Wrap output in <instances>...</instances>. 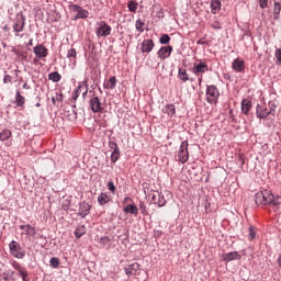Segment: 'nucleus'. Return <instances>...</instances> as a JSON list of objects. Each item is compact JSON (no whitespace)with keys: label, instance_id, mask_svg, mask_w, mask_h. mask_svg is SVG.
Wrapping results in <instances>:
<instances>
[{"label":"nucleus","instance_id":"3","mask_svg":"<svg viewBox=\"0 0 281 281\" xmlns=\"http://www.w3.org/2000/svg\"><path fill=\"white\" fill-rule=\"evenodd\" d=\"M218 98H221L218 88H216V86H207L206 102H209V104H216L218 102Z\"/></svg>","mask_w":281,"mask_h":281},{"label":"nucleus","instance_id":"57","mask_svg":"<svg viewBox=\"0 0 281 281\" xmlns=\"http://www.w3.org/2000/svg\"><path fill=\"white\" fill-rule=\"evenodd\" d=\"M278 265H279V267L281 268V255H280L279 258H278Z\"/></svg>","mask_w":281,"mask_h":281},{"label":"nucleus","instance_id":"20","mask_svg":"<svg viewBox=\"0 0 281 281\" xmlns=\"http://www.w3.org/2000/svg\"><path fill=\"white\" fill-rule=\"evenodd\" d=\"M251 111V101L248 99H244L241 101V112L247 115Z\"/></svg>","mask_w":281,"mask_h":281},{"label":"nucleus","instance_id":"5","mask_svg":"<svg viewBox=\"0 0 281 281\" xmlns=\"http://www.w3.org/2000/svg\"><path fill=\"white\" fill-rule=\"evenodd\" d=\"M25 27V15L23 13H18L15 22L13 23V32H15V36H19L20 32H23Z\"/></svg>","mask_w":281,"mask_h":281},{"label":"nucleus","instance_id":"24","mask_svg":"<svg viewBox=\"0 0 281 281\" xmlns=\"http://www.w3.org/2000/svg\"><path fill=\"white\" fill-rule=\"evenodd\" d=\"M178 77H179L180 80H182V82H188V80L190 82L194 81V78L190 77V75H188L187 71H179Z\"/></svg>","mask_w":281,"mask_h":281},{"label":"nucleus","instance_id":"6","mask_svg":"<svg viewBox=\"0 0 281 281\" xmlns=\"http://www.w3.org/2000/svg\"><path fill=\"white\" fill-rule=\"evenodd\" d=\"M89 104L92 113H102L104 111V104L98 97L91 98Z\"/></svg>","mask_w":281,"mask_h":281},{"label":"nucleus","instance_id":"47","mask_svg":"<svg viewBox=\"0 0 281 281\" xmlns=\"http://www.w3.org/2000/svg\"><path fill=\"white\" fill-rule=\"evenodd\" d=\"M82 7L78 5V4H69V10H72V12H79V10L81 9Z\"/></svg>","mask_w":281,"mask_h":281},{"label":"nucleus","instance_id":"16","mask_svg":"<svg viewBox=\"0 0 281 281\" xmlns=\"http://www.w3.org/2000/svg\"><path fill=\"white\" fill-rule=\"evenodd\" d=\"M97 201L99 205H106V203L111 201V195H109L106 192H102L99 194Z\"/></svg>","mask_w":281,"mask_h":281},{"label":"nucleus","instance_id":"37","mask_svg":"<svg viewBox=\"0 0 281 281\" xmlns=\"http://www.w3.org/2000/svg\"><path fill=\"white\" fill-rule=\"evenodd\" d=\"M156 201V205H158L159 207H164V205H166V198H164L161 193L160 195H158V199Z\"/></svg>","mask_w":281,"mask_h":281},{"label":"nucleus","instance_id":"18","mask_svg":"<svg viewBox=\"0 0 281 281\" xmlns=\"http://www.w3.org/2000/svg\"><path fill=\"white\" fill-rule=\"evenodd\" d=\"M195 71H209L210 68L207 67V63L202 60H196L194 64Z\"/></svg>","mask_w":281,"mask_h":281},{"label":"nucleus","instance_id":"2","mask_svg":"<svg viewBox=\"0 0 281 281\" xmlns=\"http://www.w3.org/2000/svg\"><path fill=\"white\" fill-rule=\"evenodd\" d=\"M9 251H10V256H12L13 258H16L18 260H23V258H25V250L23 249V247H21V244H19V241L16 240H12L9 244Z\"/></svg>","mask_w":281,"mask_h":281},{"label":"nucleus","instance_id":"33","mask_svg":"<svg viewBox=\"0 0 281 281\" xmlns=\"http://www.w3.org/2000/svg\"><path fill=\"white\" fill-rule=\"evenodd\" d=\"M87 16H89V11L82 9L81 7L77 13V19H87Z\"/></svg>","mask_w":281,"mask_h":281},{"label":"nucleus","instance_id":"56","mask_svg":"<svg viewBox=\"0 0 281 281\" xmlns=\"http://www.w3.org/2000/svg\"><path fill=\"white\" fill-rule=\"evenodd\" d=\"M128 201H133L131 198H125L124 203H128Z\"/></svg>","mask_w":281,"mask_h":281},{"label":"nucleus","instance_id":"12","mask_svg":"<svg viewBox=\"0 0 281 281\" xmlns=\"http://www.w3.org/2000/svg\"><path fill=\"white\" fill-rule=\"evenodd\" d=\"M12 52H14L15 56H18V58L21 60H25V58H27V48L25 46L20 45L13 48Z\"/></svg>","mask_w":281,"mask_h":281},{"label":"nucleus","instance_id":"43","mask_svg":"<svg viewBox=\"0 0 281 281\" xmlns=\"http://www.w3.org/2000/svg\"><path fill=\"white\" fill-rule=\"evenodd\" d=\"M161 193L159 191H153L149 196H151V201L157 204V199Z\"/></svg>","mask_w":281,"mask_h":281},{"label":"nucleus","instance_id":"32","mask_svg":"<svg viewBox=\"0 0 281 281\" xmlns=\"http://www.w3.org/2000/svg\"><path fill=\"white\" fill-rule=\"evenodd\" d=\"M61 76L58 72H50L48 75V79H50L53 82H60Z\"/></svg>","mask_w":281,"mask_h":281},{"label":"nucleus","instance_id":"50","mask_svg":"<svg viewBox=\"0 0 281 281\" xmlns=\"http://www.w3.org/2000/svg\"><path fill=\"white\" fill-rule=\"evenodd\" d=\"M268 1L267 0H260L259 1V5L260 8H262V10H265V8H267Z\"/></svg>","mask_w":281,"mask_h":281},{"label":"nucleus","instance_id":"22","mask_svg":"<svg viewBox=\"0 0 281 281\" xmlns=\"http://www.w3.org/2000/svg\"><path fill=\"white\" fill-rule=\"evenodd\" d=\"M15 104L20 108L25 106V97L21 95L20 91H16L15 93Z\"/></svg>","mask_w":281,"mask_h":281},{"label":"nucleus","instance_id":"21","mask_svg":"<svg viewBox=\"0 0 281 281\" xmlns=\"http://www.w3.org/2000/svg\"><path fill=\"white\" fill-rule=\"evenodd\" d=\"M104 89H115L116 87V79L115 77H110L103 83Z\"/></svg>","mask_w":281,"mask_h":281},{"label":"nucleus","instance_id":"4","mask_svg":"<svg viewBox=\"0 0 281 281\" xmlns=\"http://www.w3.org/2000/svg\"><path fill=\"white\" fill-rule=\"evenodd\" d=\"M188 140L181 143L180 148L178 150V159L182 164H187L188 159H190V151H188Z\"/></svg>","mask_w":281,"mask_h":281},{"label":"nucleus","instance_id":"10","mask_svg":"<svg viewBox=\"0 0 281 281\" xmlns=\"http://www.w3.org/2000/svg\"><path fill=\"white\" fill-rule=\"evenodd\" d=\"M154 47H155V42H153V40H145L140 44V50L143 52V54H150Z\"/></svg>","mask_w":281,"mask_h":281},{"label":"nucleus","instance_id":"40","mask_svg":"<svg viewBox=\"0 0 281 281\" xmlns=\"http://www.w3.org/2000/svg\"><path fill=\"white\" fill-rule=\"evenodd\" d=\"M248 238L249 240H254V238H256V229H254V226L248 227Z\"/></svg>","mask_w":281,"mask_h":281},{"label":"nucleus","instance_id":"58","mask_svg":"<svg viewBox=\"0 0 281 281\" xmlns=\"http://www.w3.org/2000/svg\"><path fill=\"white\" fill-rule=\"evenodd\" d=\"M23 88L26 89V88H27V83H24V85H23Z\"/></svg>","mask_w":281,"mask_h":281},{"label":"nucleus","instance_id":"35","mask_svg":"<svg viewBox=\"0 0 281 281\" xmlns=\"http://www.w3.org/2000/svg\"><path fill=\"white\" fill-rule=\"evenodd\" d=\"M268 106H269V111L270 113L276 116V109H278V104L276 103V101H270L268 103Z\"/></svg>","mask_w":281,"mask_h":281},{"label":"nucleus","instance_id":"59","mask_svg":"<svg viewBox=\"0 0 281 281\" xmlns=\"http://www.w3.org/2000/svg\"><path fill=\"white\" fill-rule=\"evenodd\" d=\"M198 43L201 44V41H199Z\"/></svg>","mask_w":281,"mask_h":281},{"label":"nucleus","instance_id":"1","mask_svg":"<svg viewBox=\"0 0 281 281\" xmlns=\"http://www.w3.org/2000/svg\"><path fill=\"white\" fill-rule=\"evenodd\" d=\"M255 203L257 205H271L273 212L281 214V196H274L271 190H261L255 195Z\"/></svg>","mask_w":281,"mask_h":281},{"label":"nucleus","instance_id":"41","mask_svg":"<svg viewBox=\"0 0 281 281\" xmlns=\"http://www.w3.org/2000/svg\"><path fill=\"white\" fill-rule=\"evenodd\" d=\"M11 266L13 267V269H15V271H18V272H20V271H22L24 268H23V266H21V263H19V261H15V260H13L12 262H11Z\"/></svg>","mask_w":281,"mask_h":281},{"label":"nucleus","instance_id":"31","mask_svg":"<svg viewBox=\"0 0 281 281\" xmlns=\"http://www.w3.org/2000/svg\"><path fill=\"white\" fill-rule=\"evenodd\" d=\"M281 4L280 2H274L273 15L274 19H280Z\"/></svg>","mask_w":281,"mask_h":281},{"label":"nucleus","instance_id":"30","mask_svg":"<svg viewBox=\"0 0 281 281\" xmlns=\"http://www.w3.org/2000/svg\"><path fill=\"white\" fill-rule=\"evenodd\" d=\"M139 3L135 2V1H130L127 3V8L130 10V12H133L135 14V12H137V8H138Z\"/></svg>","mask_w":281,"mask_h":281},{"label":"nucleus","instance_id":"48","mask_svg":"<svg viewBox=\"0 0 281 281\" xmlns=\"http://www.w3.org/2000/svg\"><path fill=\"white\" fill-rule=\"evenodd\" d=\"M4 85H10L12 82V77L10 75H5L3 78Z\"/></svg>","mask_w":281,"mask_h":281},{"label":"nucleus","instance_id":"52","mask_svg":"<svg viewBox=\"0 0 281 281\" xmlns=\"http://www.w3.org/2000/svg\"><path fill=\"white\" fill-rule=\"evenodd\" d=\"M212 27H213V30H221L222 29V26L218 25V24H212Z\"/></svg>","mask_w":281,"mask_h":281},{"label":"nucleus","instance_id":"49","mask_svg":"<svg viewBox=\"0 0 281 281\" xmlns=\"http://www.w3.org/2000/svg\"><path fill=\"white\" fill-rule=\"evenodd\" d=\"M276 58L279 63H281V48L276 50Z\"/></svg>","mask_w":281,"mask_h":281},{"label":"nucleus","instance_id":"7","mask_svg":"<svg viewBox=\"0 0 281 281\" xmlns=\"http://www.w3.org/2000/svg\"><path fill=\"white\" fill-rule=\"evenodd\" d=\"M111 35V26L106 24V22L101 21L99 26L97 27V36L98 38L106 37Z\"/></svg>","mask_w":281,"mask_h":281},{"label":"nucleus","instance_id":"38","mask_svg":"<svg viewBox=\"0 0 281 281\" xmlns=\"http://www.w3.org/2000/svg\"><path fill=\"white\" fill-rule=\"evenodd\" d=\"M146 23L142 20V19H138L137 21H136V30L138 31V32H144V25H145Z\"/></svg>","mask_w":281,"mask_h":281},{"label":"nucleus","instance_id":"8","mask_svg":"<svg viewBox=\"0 0 281 281\" xmlns=\"http://www.w3.org/2000/svg\"><path fill=\"white\" fill-rule=\"evenodd\" d=\"M33 53L37 58H47L49 49H47L43 44H38L33 48Z\"/></svg>","mask_w":281,"mask_h":281},{"label":"nucleus","instance_id":"14","mask_svg":"<svg viewBox=\"0 0 281 281\" xmlns=\"http://www.w3.org/2000/svg\"><path fill=\"white\" fill-rule=\"evenodd\" d=\"M20 229L24 232L25 236H32L33 238L36 236V227L30 224L20 225Z\"/></svg>","mask_w":281,"mask_h":281},{"label":"nucleus","instance_id":"11","mask_svg":"<svg viewBox=\"0 0 281 281\" xmlns=\"http://www.w3.org/2000/svg\"><path fill=\"white\" fill-rule=\"evenodd\" d=\"M110 146L112 148V154H111V161L112 164H115L117 159H120V147L117 146V143L115 142H110Z\"/></svg>","mask_w":281,"mask_h":281},{"label":"nucleus","instance_id":"42","mask_svg":"<svg viewBox=\"0 0 281 281\" xmlns=\"http://www.w3.org/2000/svg\"><path fill=\"white\" fill-rule=\"evenodd\" d=\"M27 276L29 273L26 272L25 268L19 271V277L22 278L23 281H29Z\"/></svg>","mask_w":281,"mask_h":281},{"label":"nucleus","instance_id":"27","mask_svg":"<svg viewBox=\"0 0 281 281\" xmlns=\"http://www.w3.org/2000/svg\"><path fill=\"white\" fill-rule=\"evenodd\" d=\"M10 137H12V131H10V130H3L0 133L1 142H8V139H10Z\"/></svg>","mask_w":281,"mask_h":281},{"label":"nucleus","instance_id":"25","mask_svg":"<svg viewBox=\"0 0 281 281\" xmlns=\"http://www.w3.org/2000/svg\"><path fill=\"white\" fill-rule=\"evenodd\" d=\"M162 111L164 113H167L169 117H172L177 113V110L175 109V104L166 105Z\"/></svg>","mask_w":281,"mask_h":281},{"label":"nucleus","instance_id":"9","mask_svg":"<svg viewBox=\"0 0 281 281\" xmlns=\"http://www.w3.org/2000/svg\"><path fill=\"white\" fill-rule=\"evenodd\" d=\"M171 54H172V46H162L157 52V56L158 58H161V60H166V58H170Z\"/></svg>","mask_w":281,"mask_h":281},{"label":"nucleus","instance_id":"53","mask_svg":"<svg viewBox=\"0 0 281 281\" xmlns=\"http://www.w3.org/2000/svg\"><path fill=\"white\" fill-rule=\"evenodd\" d=\"M83 207H86V212H89V210H91V205L89 204H83Z\"/></svg>","mask_w":281,"mask_h":281},{"label":"nucleus","instance_id":"55","mask_svg":"<svg viewBox=\"0 0 281 281\" xmlns=\"http://www.w3.org/2000/svg\"><path fill=\"white\" fill-rule=\"evenodd\" d=\"M140 210H142V212H144V210H146V206L144 205V203H140Z\"/></svg>","mask_w":281,"mask_h":281},{"label":"nucleus","instance_id":"44","mask_svg":"<svg viewBox=\"0 0 281 281\" xmlns=\"http://www.w3.org/2000/svg\"><path fill=\"white\" fill-rule=\"evenodd\" d=\"M108 189L110 190V192H111L112 194H115V190H117V189L115 188V184L113 183V181H109V182H108Z\"/></svg>","mask_w":281,"mask_h":281},{"label":"nucleus","instance_id":"17","mask_svg":"<svg viewBox=\"0 0 281 281\" xmlns=\"http://www.w3.org/2000/svg\"><path fill=\"white\" fill-rule=\"evenodd\" d=\"M123 211L125 212V214H133L134 216H137L139 212L137 205L135 204H127L126 206H124Z\"/></svg>","mask_w":281,"mask_h":281},{"label":"nucleus","instance_id":"54","mask_svg":"<svg viewBox=\"0 0 281 281\" xmlns=\"http://www.w3.org/2000/svg\"><path fill=\"white\" fill-rule=\"evenodd\" d=\"M32 45H34V40H33V38H31V40L29 41V46L32 47Z\"/></svg>","mask_w":281,"mask_h":281},{"label":"nucleus","instance_id":"46","mask_svg":"<svg viewBox=\"0 0 281 281\" xmlns=\"http://www.w3.org/2000/svg\"><path fill=\"white\" fill-rule=\"evenodd\" d=\"M111 243V238L104 236L100 239V245H109Z\"/></svg>","mask_w":281,"mask_h":281},{"label":"nucleus","instance_id":"51","mask_svg":"<svg viewBox=\"0 0 281 281\" xmlns=\"http://www.w3.org/2000/svg\"><path fill=\"white\" fill-rule=\"evenodd\" d=\"M131 269H133L134 271H137V269H139V263H132Z\"/></svg>","mask_w":281,"mask_h":281},{"label":"nucleus","instance_id":"45","mask_svg":"<svg viewBox=\"0 0 281 281\" xmlns=\"http://www.w3.org/2000/svg\"><path fill=\"white\" fill-rule=\"evenodd\" d=\"M76 56H77V52L75 50V48H71L68 50L67 53L68 58H76Z\"/></svg>","mask_w":281,"mask_h":281},{"label":"nucleus","instance_id":"39","mask_svg":"<svg viewBox=\"0 0 281 281\" xmlns=\"http://www.w3.org/2000/svg\"><path fill=\"white\" fill-rule=\"evenodd\" d=\"M53 104H60L63 102V94H56L55 97H52Z\"/></svg>","mask_w":281,"mask_h":281},{"label":"nucleus","instance_id":"23","mask_svg":"<svg viewBox=\"0 0 281 281\" xmlns=\"http://www.w3.org/2000/svg\"><path fill=\"white\" fill-rule=\"evenodd\" d=\"M81 89H82V82L79 83L78 88L75 91H72L71 100H72L74 103H76L78 98H80V94H82V90Z\"/></svg>","mask_w":281,"mask_h":281},{"label":"nucleus","instance_id":"34","mask_svg":"<svg viewBox=\"0 0 281 281\" xmlns=\"http://www.w3.org/2000/svg\"><path fill=\"white\" fill-rule=\"evenodd\" d=\"M49 265L50 267H53V269H58V267L60 266V259L53 257L50 258Z\"/></svg>","mask_w":281,"mask_h":281},{"label":"nucleus","instance_id":"15","mask_svg":"<svg viewBox=\"0 0 281 281\" xmlns=\"http://www.w3.org/2000/svg\"><path fill=\"white\" fill-rule=\"evenodd\" d=\"M241 256L238 251H232L223 255V260L225 262H232V260H240Z\"/></svg>","mask_w":281,"mask_h":281},{"label":"nucleus","instance_id":"19","mask_svg":"<svg viewBox=\"0 0 281 281\" xmlns=\"http://www.w3.org/2000/svg\"><path fill=\"white\" fill-rule=\"evenodd\" d=\"M233 69L235 71H243L245 69V61L240 58H237L233 61Z\"/></svg>","mask_w":281,"mask_h":281},{"label":"nucleus","instance_id":"26","mask_svg":"<svg viewBox=\"0 0 281 281\" xmlns=\"http://www.w3.org/2000/svg\"><path fill=\"white\" fill-rule=\"evenodd\" d=\"M211 10H212V14H216V12L221 10V0H212Z\"/></svg>","mask_w":281,"mask_h":281},{"label":"nucleus","instance_id":"36","mask_svg":"<svg viewBox=\"0 0 281 281\" xmlns=\"http://www.w3.org/2000/svg\"><path fill=\"white\" fill-rule=\"evenodd\" d=\"M159 43L161 45H168V43H170V35H168V34L161 35L159 38Z\"/></svg>","mask_w":281,"mask_h":281},{"label":"nucleus","instance_id":"28","mask_svg":"<svg viewBox=\"0 0 281 281\" xmlns=\"http://www.w3.org/2000/svg\"><path fill=\"white\" fill-rule=\"evenodd\" d=\"M87 233L85 225H79L75 231L76 238H82L85 234Z\"/></svg>","mask_w":281,"mask_h":281},{"label":"nucleus","instance_id":"13","mask_svg":"<svg viewBox=\"0 0 281 281\" xmlns=\"http://www.w3.org/2000/svg\"><path fill=\"white\" fill-rule=\"evenodd\" d=\"M256 110H257L256 114L259 120H265V117H269V115H272L270 110L261 106L260 104L257 105Z\"/></svg>","mask_w":281,"mask_h":281},{"label":"nucleus","instance_id":"29","mask_svg":"<svg viewBox=\"0 0 281 281\" xmlns=\"http://www.w3.org/2000/svg\"><path fill=\"white\" fill-rule=\"evenodd\" d=\"M83 100H87V94L89 93V86L87 85V79L82 81V87L80 89Z\"/></svg>","mask_w":281,"mask_h":281}]
</instances>
